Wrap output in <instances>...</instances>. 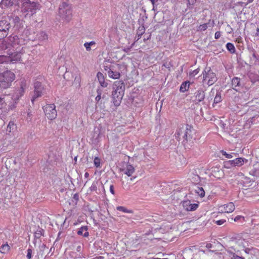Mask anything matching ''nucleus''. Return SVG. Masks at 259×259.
Instances as JSON below:
<instances>
[{
	"mask_svg": "<svg viewBox=\"0 0 259 259\" xmlns=\"http://www.w3.org/2000/svg\"><path fill=\"white\" fill-rule=\"evenodd\" d=\"M208 28V23H204L199 26V29L201 31H204Z\"/></svg>",
	"mask_w": 259,
	"mask_h": 259,
	"instance_id": "obj_42",
	"label": "nucleus"
},
{
	"mask_svg": "<svg viewBox=\"0 0 259 259\" xmlns=\"http://www.w3.org/2000/svg\"><path fill=\"white\" fill-rule=\"evenodd\" d=\"M233 161H234V159L231 160H229V161L226 162V164L227 165L229 164L231 166H234V162Z\"/></svg>",
	"mask_w": 259,
	"mask_h": 259,
	"instance_id": "obj_47",
	"label": "nucleus"
},
{
	"mask_svg": "<svg viewBox=\"0 0 259 259\" xmlns=\"http://www.w3.org/2000/svg\"><path fill=\"white\" fill-rule=\"evenodd\" d=\"M211 244H207V245H206V247H209L211 246Z\"/></svg>",
	"mask_w": 259,
	"mask_h": 259,
	"instance_id": "obj_59",
	"label": "nucleus"
},
{
	"mask_svg": "<svg viewBox=\"0 0 259 259\" xmlns=\"http://www.w3.org/2000/svg\"><path fill=\"white\" fill-rule=\"evenodd\" d=\"M22 55L21 52H16L11 55L10 57V62L15 63L17 62H21L22 61Z\"/></svg>",
	"mask_w": 259,
	"mask_h": 259,
	"instance_id": "obj_20",
	"label": "nucleus"
},
{
	"mask_svg": "<svg viewBox=\"0 0 259 259\" xmlns=\"http://www.w3.org/2000/svg\"><path fill=\"white\" fill-rule=\"evenodd\" d=\"M205 98V91L202 88H200L197 90L194 94V95L191 97V100L195 105H197L203 101Z\"/></svg>",
	"mask_w": 259,
	"mask_h": 259,
	"instance_id": "obj_8",
	"label": "nucleus"
},
{
	"mask_svg": "<svg viewBox=\"0 0 259 259\" xmlns=\"http://www.w3.org/2000/svg\"><path fill=\"white\" fill-rule=\"evenodd\" d=\"M110 192L114 195L115 194V191H114V186L113 185H111L110 186Z\"/></svg>",
	"mask_w": 259,
	"mask_h": 259,
	"instance_id": "obj_50",
	"label": "nucleus"
},
{
	"mask_svg": "<svg viewBox=\"0 0 259 259\" xmlns=\"http://www.w3.org/2000/svg\"><path fill=\"white\" fill-rule=\"evenodd\" d=\"M231 85L233 90L240 92L244 84L242 79L238 77H234L231 80Z\"/></svg>",
	"mask_w": 259,
	"mask_h": 259,
	"instance_id": "obj_11",
	"label": "nucleus"
},
{
	"mask_svg": "<svg viewBox=\"0 0 259 259\" xmlns=\"http://www.w3.org/2000/svg\"><path fill=\"white\" fill-rule=\"evenodd\" d=\"M24 92L20 90L19 88H16L12 95V99L15 103H17L19 99L24 95Z\"/></svg>",
	"mask_w": 259,
	"mask_h": 259,
	"instance_id": "obj_19",
	"label": "nucleus"
},
{
	"mask_svg": "<svg viewBox=\"0 0 259 259\" xmlns=\"http://www.w3.org/2000/svg\"><path fill=\"white\" fill-rule=\"evenodd\" d=\"M42 108L45 116L48 119L52 120L56 118L57 113L54 104H47Z\"/></svg>",
	"mask_w": 259,
	"mask_h": 259,
	"instance_id": "obj_6",
	"label": "nucleus"
},
{
	"mask_svg": "<svg viewBox=\"0 0 259 259\" xmlns=\"http://www.w3.org/2000/svg\"><path fill=\"white\" fill-rule=\"evenodd\" d=\"M80 249H81V246H78V247H77V251H79V250H80Z\"/></svg>",
	"mask_w": 259,
	"mask_h": 259,
	"instance_id": "obj_58",
	"label": "nucleus"
},
{
	"mask_svg": "<svg viewBox=\"0 0 259 259\" xmlns=\"http://www.w3.org/2000/svg\"><path fill=\"white\" fill-rule=\"evenodd\" d=\"M76 196H77V194H75L74 196V198H76Z\"/></svg>",
	"mask_w": 259,
	"mask_h": 259,
	"instance_id": "obj_63",
	"label": "nucleus"
},
{
	"mask_svg": "<svg viewBox=\"0 0 259 259\" xmlns=\"http://www.w3.org/2000/svg\"><path fill=\"white\" fill-rule=\"evenodd\" d=\"M203 82L206 81L208 86L213 84L218 80V78L215 73H214L210 67H206L202 72Z\"/></svg>",
	"mask_w": 259,
	"mask_h": 259,
	"instance_id": "obj_5",
	"label": "nucleus"
},
{
	"mask_svg": "<svg viewBox=\"0 0 259 259\" xmlns=\"http://www.w3.org/2000/svg\"><path fill=\"white\" fill-rule=\"evenodd\" d=\"M214 222H215V223L216 224L220 226L223 225L224 223H225L226 222V220L225 219H221L220 220L214 221Z\"/></svg>",
	"mask_w": 259,
	"mask_h": 259,
	"instance_id": "obj_44",
	"label": "nucleus"
},
{
	"mask_svg": "<svg viewBox=\"0 0 259 259\" xmlns=\"http://www.w3.org/2000/svg\"><path fill=\"white\" fill-rule=\"evenodd\" d=\"M248 77L250 81L253 83L257 81L259 82V75L257 74L249 73L248 74Z\"/></svg>",
	"mask_w": 259,
	"mask_h": 259,
	"instance_id": "obj_30",
	"label": "nucleus"
},
{
	"mask_svg": "<svg viewBox=\"0 0 259 259\" xmlns=\"http://www.w3.org/2000/svg\"><path fill=\"white\" fill-rule=\"evenodd\" d=\"M221 36V32L220 31H217L214 34V37L215 39H219Z\"/></svg>",
	"mask_w": 259,
	"mask_h": 259,
	"instance_id": "obj_49",
	"label": "nucleus"
},
{
	"mask_svg": "<svg viewBox=\"0 0 259 259\" xmlns=\"http://www.w3.org/2000/svg\"><path fill=\"white\" fill-rule=\"evenodd\" d=\"M222 96H221V93L220 92H217L216 95L214 98L213 103V106H214V104H217L218 103H220L222 101Z\"/></svg>",
	"mask_w": 259,
	"mask_h": 259,
	"instance_id": "obj_31",
	"label": "nucleus"
},
{
	"mask_svg": "<svg viewBox=\"0 0 259 259\" xmlns=\"http://www.w3.org/2000/svg\"><path fill=\"white\" fill-rule=\"evenodd\" d=\"M187 1H188V4H190V1H189V0H188Z\"/></svg>",
	"mask_w": 259,
	"mask_h": 259,
	"instance_id": "obj_64",
	"label": "nucleus"
},
{
	"mask_svg": "<svg viewBox=\"0 0 259 259\" xmlns=\"http://www.w3.org/2000/svg\"><path fill=\"white\" fill-rule=\"evenodd\" d=\"M29 85V81L25 78H22L19 81V87L18 88L23 92H25Z\"/></svg>",
	"mask_w": 259,
	"mask_h": 259,
	"instance_id": "obj_21",
	"label": "nucleus"
},
{
	"mask_svg": "<svg viewBox=\"0 0 259 259\" xmlns=\"http://www.w3.org/2000/svg\"><path fill=\"white\" fill-rule=\"evenodd\" d=\"M231 259H245L244 257L242 256H240L236 253H233Z\"/></svg>",
	"mask_w": 259,
	"mask_h": 259,
	"instance_id": "obj_45",
	"label": "nucleus"
},
{
	"mask_svg": "<svg viewBox=\"0 0 259 259\" xmlns=\"http://www.w3.org/2000/svg\"><path fill=\"white\" fill-rule=\"evenodd\" d=\"M145 32V28L142 27H139L138 30L137 32V35L138 36V38L141 37V35L144 33Z\"/></svg>",
	"mask_w": 259,
	"mask_h": 259,
	"instance_id": "obj_38",
	"label": "nucleus"
},
{
	"mask_svg": "<svg viewBox=\"0 0 259 259\" xmlns=\"http://www.w3.org/2000/svg\"><path fill=\"white\" fill-rule=\"evenodd\" d=\"M24 0H10L9 4L11 5H18L20 2H22Z\"/></svg>",
	"mask_w": 259,
	"mask_h": 259,
	"instance_id": "obj_40",
	"label": "nucleus"
},
{
	"mask_svg": "<svg viewBox=\"0 0 259 259\" xmlns=\"http://www.w3.org/2000/svg\"><path fill=\"white\" fill-rule=\"evenodd\" d=\"M101 159L98 157H96L94 160V163L96 167H100L101 164Z\"/></svg>",
	"mask_w": 259,
	"mask_h": 259,
	"instance_id": "obj_37",
	"label": "nucleus"
},
{
	"mask_svg": "<svg viewBox=\"0 0 259 259\" xmlns=\"http://www.w3.org/2000/svg\"><path fill=\"white\" fill-rule=\"evenodd\" d=\"M88 176H89V174H88V172H86V173L85 174V177H88Z\"/></svg>",
	"mask_w": 259,
	"mask_h": 259,
	"instance_id": "obj_61",
	"label": "nucleus"
},
{
	"mask_svg": "<svg viewBox=\"0 0 259 259\" xmlns=\"http://www.w3.org/2000/svg\"><path fill=\"white\" fill-rule=\"evenodd\" d=\"M253 1V0H248V3H251Z\"/></svg>",
	"mask_w": 259,
	"mask_h": 259,
	"instance_id": "obj_62",
	"label": "nucleus"
},
{
	"mask_svg": "<svg viewBox=\"0 0 259 259\" xmlns=\"http://www.w3.org/2000/svg\"><path fill=\"white\" fill-rule=\"evenodd\" d=\"M191 82L189 81H186L183 82L181 85L180 91L182 93H184L188 91Z\"/></svg>",
	"mask_w": 259,
	"mask_h": 259,
	"instance_id": "obj_28",
	"label": "nucleus"
},
{
	"mask_svg": "<svg viewBox=\"0 0 259 259\" xmlns=\"http://www.w3.org/2000/svg\"><path fill=\"white\" fill-rule=\"evenodd\" d=\"M121 171L128 177H131L135 172V168L132 165L127 164Z\"/></svg>",
	"mask_w": 259,
	"mask_h": 259,
	"instance_id": "obj_18",
	"label": "nucleus"
},
{
	"mask_svg": "<svg viewBox=\"0 0 259 259\" xmlns=\"http://www.w3.org/2000/svg\"><path fill=\"white\" fill-rule=\"evenodd\" d=\"M101 92H99V93L98 92V95L96 96V97L95 98V100L96 101L99 102L101 100Z\"/></svg>",
	"mask_w": 259,
	"mask_h": 259,
	"instance_id": "obj_48",
	"label": "nucleus"
},
{
	"mask_svg": "<svg viewBox=\"0 0 259 259\" xmlns=\"http://www.w3.org/2000/svg\"><path fill=\"white\" fill-rule=\"evenodd\" d=\"M16 129V125L13 121H10L7 127L6 133L10 134L11 133L13 132Z\"/></svg>",
	"mask_w": 259,
	"mask_h": 259,
	"instance_id": "obj_27",
	"label": "nucleus"
},
{
	"mask_svg": "<svg viewBox=\"0 0 259 259\" xmlns=\"http://www.w3.org/2000/svg\"><path fill=\"white\" fill-rule=\"evenodd\" d=\"M11 249V247L7 242L3 244L0 247V252L3 254H6L8 253Z\"/></svg>",
	"mask_w": 259,
	"mask_h": 259,
	"instance_id": "obj_29",
	"label": "nucleus"
},
{
	"mask_svg": "<svg viewBox=\"0 0 259 259\" xmlns=\"http://www.w3.org/2000/svg\"><path fill=\"white\" fill-rule=\"evenodd\" d=\"M13 23L14 27L17 29H20L23 27V20H21L18 16H15L13 18Z\"/></svg>",
	"mask_w": 259,
	"mask_h": 259,
	"instance_id": "obj_23",
	"label": "nucleus"
},
{
	"mask_svg": "<svg viewBox=\"0 0 259 259\" xmlns=\"http://www.w3.org/2000/svg\"><path fill=\"white\" fill-rule=\"evenodd\" d=\"M242 217L240 215H237L236 216L234 219V221L237 222L240 219L242 218Z\"/></svg>",
	"mask_w": 259,
	"mask_h": 259,
	"instance_id": "obj_55",
	"label": "nucleus"
},
{
	"mask_svg": "<svg viewBox=\"0 0 259 259\" xmlns=\"http://www.w3.org/2000/svg\"><path fill=\"white\" fill-rule=\"evenodd\" d=\"M32 250L31 249L29 248V249H27V257L28 259H31V257H32Z\"/></svg>",
	"mask_w": 259,
	"mask_h": 259,
	"instance_id": "obj_46",
	"label": "nucleus"
},
{
	"mask_svg": "<svg viewBox=\"0 0 259 259\" xmlns=\"http://www.w3.org/2000/svg\"><path fill=\"white\" fill-rule=\"evenodd\" d=\"M226 48L231 54H234L236 52V49L234 45L231 42H228L226 44Z\"/></svg>",
	"mask_w": 259,
	"mask_h": 259,
	"instance_id": "obj_32",
	"label": "nucleus"
},
{
	"mask_svg": "<svg viewBox=\"0 0 259 259\" xmlns=\"http://www.w3.org/2000/svg\"><path fill=\"white\" fill-rule=\"evenodd\" d=\"M7 36V35L4 34V33L1 32V31L0 30V40L6 37Z\"/></svg>",
	"mask_w": 259,
	"mask_h": 259,
	"instance_id": "obj_51",
	"label": "nucleus"
},
{
	"mask_svg": "<svg viewBox=\"0 0 259 259\" xmlns=\"http://www.w3.org/2000/svg\"><path fill=\"white\" fill-rule=\"evenodd\" d=\"M244 251L246 253L248 254L250 251V249L249 248H246L244 249Z\"/></svg>",
	"mask_w": 259,
	"mask_h": 259,
	"instance_id": "obj_57",
	"label": "nucleus"
},
{
	"mask_svg": "<svg viewBox=\"0 0 259 259\" xmlns=\"http://www.w3.org/2000/svg\"><path fill=\"white\" fill-rule=\"evenodd\" d=\"M249 58L248 62L250 66L259 65V55L254 49H252L250 50Z\"/></svg>",
	"mask_w": 259,
	"mask_h": 259,
	"instance_id": "obj_10",
	"label": "nucleus"
},
{
	"mask_svg": "<svg viewBox=\"0 0 259 259\" xmlns=\"http://www.w3.org/2000/svg\"><path fill=\"white\" fill-rule=\"evenodd\" d=\"M9 40L11 45L13 47L18 48V46L23 45L25 44V40L21 37H19L17 35L10 36Z\"/></svg>",
	"mask_w": 259,
	"mask_h": 259,
	"instance_id": "obj_12",
	"label": "nucleus"
},
{
	"mask_svg": "<svg viewBox=\"0 0 259 259\" xmlns=\"http://www.w3.org/2000/svg\"><path fill=\"white\" fill-rule=\"evenodd\" d=\"M251 172H252V175L256 176L258 174H259V171H257V170H252L250 172V174H251Z\"/></svg>",
	"mask_w": 259,
	"mask_h": 259,
	"instance_id": "obj_52",
	"label": "nucleus"
},
{
	"mask_svg": "<svg viewBox=\"0 0 259 259\" xmlns=\"http://www.w3.org/2000/svg\"><path fill=\"white\" fill-rule=\"evenodd\" d=\"M256 31H257V35H258V33H259V28H257Z\"/></svg>",
	"mask_w": 259,
	"mask_h": 259,
	"instance_id": "obj_60",
	"label": "nucleus"
},
{
	"mask_svg": "<svg viewBox=\"0 0 259 259\" xmlns=\"http://www.w3.org/2000/svg\"><path fill=\"white\" fill-rule=\"evenodd\" d=\"M196 192L201 197H203L205 195V192L202 187H197L195 190Z\"/></svg>",
	"mask_w": 259,
	"mask_h": 259,
	"instance_id": "obj_36",
	"label": "nucleus"
},
{
	"mask_svg": "<svg viewBox=\"0 0 259 259\" xmlns=\"http://www.w3.org/2000/svg\"><path fill=\"white\" fill-rule=\"evenodd\" d=\"M182 204L184 208L187 211H194L198 207V204L191 203L190 200L184 201Z\"/></svg>",
	"mask_w": 259,
	"mask_h": 259,
	"instance_id": "obj_16",
	"label": "nucleus"
},
{
	"mask_svg": "<svg viewBox=\"0 0 259 259\" xmlns=\"http://www.w3.org/2000/svg\"><path fill=\"white\" fill-rule=\"evenodd\" d=\"M15 78V73L11 70L0 72V87L5 89L10 88Z\"/></svg>",
	"mask_w": 259,
	"mask_h": 259,
	"instance_id": "obj_2",
	"label": "nucleus"
},
{
	"mask_svg": "<svg viewBox=\"0 0 259 259\" xmlns=\"http://www.w3.org/2000/svg\"><path fill=\"white\" fill-rule=\"evenodd\" d=\"M113 91L112 92H120V94L124 93L125 85L122 80L115 81L113 84Z\"/></svg>",
	"mask_w": 259,
	"mask_h": 259,
	"instance_id": "obj_14",
	"label": "nucleus"
},
{
	"mask_svg": "<svg viewBox=\"0 0 259 259\" xmlns=\"http://www.w3.org/2000/svg\"><path fill=\"white\" fill-rule=\"evenodd\" d=\"M174 256L172 254H164L163 253V259H174Z\"/></svg>",
	"mask_w": 259,
	"mask_h": 259,
	"instance_id": "obj_43",
	"label": "nucleus"
},
{
	"mask_svg": "<svg viewBox=\"0 0 259 259\" xmlns=\"http://www.w3.org/2000/svg\"><path fill=\"white\" fill-rule=\"evenodd\" d=\"M156 106L158 107V106L160 107V110L162 108V101H160L159 102H157L156 103Z\"/></svg>",
	"mask_w": 259,
	"mask_h": 259,
	"instance_id": "obj_53",
	"label": "nucleus"
},
{
	"mask_svg": "<svg viewBox=\"0 0 259 259\" xmlns=\"http://www.w3.org/2000/svg\"><path fill=\"white\" fill-rule=\"evenodd\" d=\"M199 68H197L189 73V76L190 77H193L196 75L199 72Z\"/></svg>",
	"mask_w": 259,
	"mask_h": 259,
	"instance_id": "obj_39",
	"label": "nucleus"
},
{
	"mask_svg": "<svg viewBox=\"0 0 259 259\" xmlns=\"http://www.w3.org/2000/svg\"><path fill=\"white\" fill-rule=\"evenodd\" d=\"M97 77L102 87L106 88L108 86V84L107 82L105 81V76L103 73H102L100 72H98L97 74Z\"/></svg>",
	"mask_w": 259,
	"mask_h": 259,
	"instance_id": "obj_22",
	"label": "nucleus"
},
{
	"mask_svg": "<svg viewBox=\"0 0 259 259\" xmlns=\"http://www.w3.org/2000/svg\"><path fill=\"white\" fill-rule=\"evenodd\" d=\"M195 131L193 126L189 124L185 126L181 124L180 125L175 133L176 139L180 141L181 137L183 139L182 144L185 149L191 150L194 146V141L196 140Z\"/></svg>",
	"mask_w": 259,
	"mask_h": 259,
	"instance_id": "obj_1",
	"label": "nucleus"
},
{
	"mask_svg": "<svg viewBox=\"0 0 259 259\" xmlns=\"http://www.w3.org/2000/svg\"><path fill=\"white\" fill-rule=\"evenodd\" d=\"M174 235L171 232L163 233V242H168L174 239Z\"/></svg>",
	"mask_w": 259,
	"mask_h": 259,
	"instance_id": "obj_26",
	"label": "nucleus"
},
{
	"mask_svg": "<svg viewBox=\"0 0 259 259\" xmlns=\"http://www.w3.org/2000/svg\"><path fill=\"white\" fill-rule=\"evenodd\" d=\"M58 13L63 21L69 22L72 17L71 5L67 2H62L59 6Z\"/></svg>",
	"mask_w": 259,
	"mask_h": 259,
	"instance_id": "obj_3",
	"label": "nucleus"
},
{
	"mask_svg": "<svg viewBox=\"0 0 259 259\" xmlns=\"http://www.w3.org/2000/svg\"><path fill=\"white\" fill-rule=\"evenodd\" d=\"M234 166H241L244 163H247L248 162V160L244 158H237L234 159Z\"/></svg>",
	"mask_w": 259,
	"mask_h": 259,
	"instance_id": "obj_24",
	"label": "nucleus"
},
{
	"mask_svg": "<svg viewBox=\"0 0 259 259\" xmlns=\"http://www.w3.org/2000/svg\"><path fill=\"white\" fill-rule=\"evenodd\" d=\"M227 26L230 28V29H229V31H228V33H229V34L232 33V32L233 31V29L231 27L230 25H228Z\"/></svg>",
	"mask_w": 259,
	"mask_h": 259,
	"instance_id": "obj_54",
	"label": "nucleus"
},
{
	"mask_svg": "<svg viewBox=\"0 0 259 259\" xmlns=\"http://www.w3.org/2000/svg\"><path fill=\"white\" fill-rule=\"evenodd\" d=\"M11 24L10 22L6 20L0 21V30L4 33V34L8 35L9 30L11 28Z\"/></svg>",
	"mask_w": 259,
	"mask_h": 259,
	"instance_id": "obj_15",
	"label": "nucleus"
},
{
	"mask_svg": "<svg viewBox=\"0 0 259 259\" xmlns=\"http://www.w3.org/2000/svg\"><path fill=\"white\" fill-rule=\"evenodd\" d=\"M10 62V57L5 55L0 56V64Z\"/></svg>",
	"mask_w": 259,
	"mask_h": 259,
	"instance_id": "obj_35",
	"label": "nucleus"
},
{
	"mask_svg": "<svg viewBox=\"0 0 259 259\" xmlns=\"http://www.w3.org/2000/svg\"><path fill=\"white\" fill-rule=\"evenodd\" d=\"M116 67L119 68V64H116L115 66L105 67V70L107 72L109 77L113 79H119L121 76L120 73L115 69Z\"/></svg>",
	"mask_w": 259,
	"mask_h": 259,
	"instance_id": "obj_9",
	"label": "nucleus"
},
{
	"mask_svg": "<svg viewBox=\"0 0 259 259\" xmlns=\"http://www.w3.org/2000/svg\"><path fill=\"white\" fill-rule=\"evenodd\" d=\"M153 6L156 5V3L158 2V0H150Z\"/></svg>",
	"mask_w": 259,
	"mask_h": 259,
	"instance_id": "obj_56",
	"label": "nucleus"
},
{
	"mask_svg": "<svg viewBox=\"0 0 259 259\" xmlns=\"http://www.w3.org/2000/svg\"><path fill=\"white\" fill-rule=\"evenodd\" d=\"M221 153L223 155L225 156L226 158L228 159L232 158L233 157L232 154H228L226 151L224 150L221 151Z\"/></svg>",
	"mask_w": 259,
	"mask_h": 259,
	"instance_id": "obj_41",
	"label": "nucleus"
},
{
	"mask_svg": "<svg viewBox=\"0 0 259 259\" xmlns=\"http://www.w3.org/2000/svg\"><path fill=\"white\" fill-rule=\"evenodd\" d=\"M96 42L94 41H91L89 42H87L84 44V47L85 48L87 51H90L91 50V46L95 45Z\"/></svg>",
	"mask_w": 259,
	"mask_h": 259,
	"instance_id": "obj_33",
	"label": "nucleus"
},
{
	"mask_svg": "<svg viewBox=\"0 0 259 259\" xmlns=\"http://www.w3.org/2000/svg\"><path fill=\"white\" fill-rule=\"evenodd\" d=\"M44 90V87L41 82L38 81H35L34 82V95L31 99L32 103L36 98L42 96Z\"/></svg>",
	"mask_w": 259,
	"mask_h": 259,
	"instance_id": "obj_7",
	"label": "nucleus"
},
{
	"mask_svg": "<svg viewBox=\"0 0 259 259\" xmlns=\"http://www.w3.org/2000/svg\"><path fill=\"white\" fill-rule=\"evenodd\" d=\"M124 93H121L119 92H112V100L114 105L115 107L119 106L121 102Z\"/></svg>",
	"mask_w": 259,
	"mask_h": 259,
	"instance_id": "obj_13",
	"label": "nucleus"
},
{
	"mask_svg": "<svg viewBox=\"0 0 259 259\" xmlns=\"http://www.w3.org/2000/svg\"><path fill=\"white\" fill-rule=\"evenodd\" d=\"M88 226H82L79 229L77 233L78 235H83V236L84 237H88L89 236V233L88 232Z\"/></svg>",
	"mask_w": 259,
	"mask_h": 259,
	"instance_id": "obj_25",
	"label": "nucleus"
},
{
	"mask_svg": "<svg viewBox=\"0 0 259 259\" xmlns=\"http://www.w3.org/2000/svg\"><path fill=\"white\" fill-rule=\"evenodd\" d=\"M221 210L226 213H231L235 209V205L233 202H229L220 207Z\"/></svg>",
	"mask_w": 259,
	"mask_h": 259,
	"instance_id": "obj_17",
	"label": "nucleus"
},
{
	"mask_svg": "<svg viewBox=\"0 0 259 259\" xmlns=\"http://www.w3.org/2000/svg\"><path fill=\"white\" fill-rule=\"evenodd\" d=\"M40 5L38 3L31 2L30 0H24L22 2L21 11L23 13H30L31 15L36 13L39 9Z\"/></svg>",
	"mask_w": 259,
	"mask_h": 259,
	"instance_id": "obj_4",
	"label": "nucleus"
},
{
	"mask_svg": "<svg viewBox=\"0 0 259 259\" xmlns=\"http://www.w3.org/2000/svg\"><path fill=\"white\" fill-rule=\"evenodd\" d=\"M116 209L118 211H120L125 213H131L133 212V211L132 210H128L126 209L125 207L122 206H117L116 207Z\"/></svg>",
	"mask_w": 259,
	"mask_h": 259,
	"instance_id": "obj_34",
	"label": "nucleus"
}]
</instances>
